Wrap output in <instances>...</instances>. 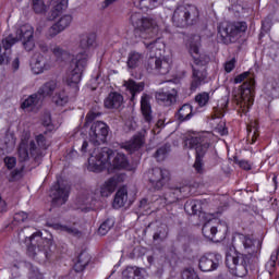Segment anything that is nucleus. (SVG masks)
Instances as JSON below:
<instances>
[{
    "label": "nucleus",
    "mask_w": 279,
    "mask_h": 279,
    "mask_svg": "<svg viewBox=\"0 0 279 279\" xmlns=\"http://www.w3.org/2000/svg\"><path fill=\"white\" fill-rule=\"evenodd\" d=\"M52 53H53V56H56V58L59 62H64V61L69 60V58L71 56L66 52V50H63L62 48H60V46H56L52 49Z\"/></svg>",
    "instance_id": "obj_41"
},
{
    "label": "nucleus",
    "mask_w": 279,
    "mask_h": 279,
    "mask_svg": "<svg viewBox=\"0 0 279 279\" xmlns=\"http://www.w3.org/2000/svg\"><path fill=\"white\" fill-rule=\"evenodd\" d=\"M57 86L56 81H49L39 88L37 95H40L41 99H45V97H51Z\"/></svg>",
    "instance_id": "obj_33"
},
{
    "label": "nucleus",
    "mask_w": 279,
    "mask_h": 279,
    "mask_svg": "<svg viewBox=\"0 0 279 279\" xmlns=\"http://www.w3.org/2000/svg\"><path fill=\"white\" fill-rule=\"evenodd\" d=\"M122 86H124L125 90L130 93L131 101H134L136 99V95H140V93H143L145 90L144 82H136L132 78L123 81Z\"/></svg>",
    "instance_id": "obj_22"
},
{
    "label": "nucleus",
    "mask_w": 279,
    "mask_h": 279,
    "mask_svg": "<svg viewBox=\"0 0 279 279\" xmlns=\"http://www.w3.org/2000/svg\"><path fill=\"white\" fill-rule=\"evenodd\" d=\"M238 241L242 243L245 253L227 254L226 265L235 276L243 278L258 263L260 242L241 233L238 234Z\"/></svg>",
    "instance_id": "obj_1"
},
{
    "label": "nucleus",
    "mask_w": 279,
    "mask_h": 279,
    "mask_svg": "<svg viewBox=\"0 0 279 279\" xmlns=\"http://www.w3.org/2000/svg\"><path fill=\"white\" fill-rule=\"evenodd\" d=\"M184 147L189 149H195V162L194 169L197 173L204 172V156L208 154L210 143L208 138L202 136L201 134L187 135L184 140Z\"/></svg>",
    "instance_id": "obj_9"
},
{
    "label": "nucleus",
    "mask_w": 279,
    "mask_h": 279,
    "mask_svg": "<svg viewBox=\"0 0 279 279\" xmlns=\"http://www.w3.org/2000/svg\"><path fill=\"white\" fill-rule=\"evenodd\" d=\"M189 195H191V186L189 185L173 189V199H170V202H178V199L189 197Z\"/></svg>",
    "instance_id": "obj_38"
},
{
    "label": "nucleus",
    "mask_w": 279,
    "mask_h": 279,
    "mask_svg": "<svg viewBox=\"0 0 279 279\" xmlns=\"http://www.w3.org/2000/svg\"><path fill=\"white\" fill-rule=\"evenodd\" d=\"M16 43L21 40L23 49L25 51H34L36 47V40H34V27L29 24L20 26L16 31Z\"/></svg>",
    "instance_id": "obj_14"
},
{
    "label": "nucleus",
    "mask_w": 279,
    "mask_h": 279,
    "mask_svg": "<svg viewBox=\"0 0 279 279\" xmlns=\"http://www.w3.org/2000/svg\"><path fill=\"white\" fill-rule=\"evenodd\" d=\"M113 227H114V220L107 219L98 228V234H100V236H106L107 232H110V229H112Z\"/></svg>",
    "instance_id": "obj_42"
},
{
    "label": "nucleus",
    "mask_w": 279,
    "mask_h": 279,
    "mask_svg": "<svg viewBox=\"0 0 279 279\" xmlns=\"http://www.w3.org/2000/svg\"><path fill=\"white\" fill-rule=\"evenodd\" d=\"M52 100L56 106H65V104H69V96H66L64 92H61L59 94H56Z\"/></svg>",
    "instance_id": "obj_43"
},
{
    "label": "nucleus",
    "mask_w": 279,
    "mask_h": 279,
    "mask_svg": "<svg viewBox=\"0 0 279 279\" xmlns=\"http://www.w3.org/2000/svg\"><path fill=\"white\" fill-rule=\"evenodd\" d=\"M16 45V39L9 35L7 38L2 39L0 46V65L10 63V56H12V46Z\"/></svg>",
    "instance_id": "obj_18"
},
{
    "label": "nucleus",
    "mask_w": 279,
    "mask_h": 279,
    "mask_svg": "<svg viewBox=\"0 0 279 279\" xmlns=\"http://www.w3.org/2000/svg\"><path fill=\"white\" fill-rule=\"evenodd\" d=\"M155 99L160 106L171 108L178 101V90L171 89L170 92H157Z\"/></svg>",
    "instance_id": "obj_20"
},
{
    "label": "nucleus",
    "mask_w": 279,
    "mask_h": 279,
    "mask_svg": "<svg viewBox=\"0 0 279 279\" xmlns=\"http://www.w3.org/2000/svg\"><path fill=\"white\" fill-rule=\"evenodd\" d=\"M141 108L146 123H151V121H154V117L151 116V106L149 105V98L146 94L142 96Z\"/></svg>",
    "instance_id": "obj_27"
},
{
    "label": "nucleus",
    "mask_w": 279,
    "mask_h": 279,
    "mask_svg": "<svg viewBox=\"0 0 279 279\" xmlns=\"http://www.w3.org/2000/svg\"><path fill=\"white\" fill-rule=\"evenodd\" d=\"M69 0H51L52 10L50 11L49 21H54L62 14L63 10H66Z\"/></svg>",
    "instance_id": "obj_25"
},
{
    "label": "nucleus",
    "mask_w": 279,
    "mask_h": 279,
    "mask_svg": "<svg viewBox=\"0 0 279 279\" xmlns=\"http://www.w3.org/2000/svg\"><path fill=\"white\" fill-rule=\"evenodd\" d=\"M31 69L35 75H40V73H45V71H49V69H51V63L48 58L39 53L33 57L31 61Z\"/></svg>",
    "instance_id": "obj_19"
},
{
    "label": "nucleus",
    "mask_w": 279,
    "mask_h": 279,
    "mask_svg": "<svg viewBox=\"0 0 279 279\" xmlns=\"http://www.w3.org/2000/svg\"><path fill=\"white\" fill-rule=\"evenodd\" d=\"M234 162L235 165H239L241 169H244V171H250V169H252V165L245 159H239L235 157Z\"/></svg>",
    "instance_id": "obj_54"
},
{
    "label": "nucleus",
    "mask_w": 279,
    "mask_h": 279,
    "mask_svg": "<svg viewBox=\"0 0 279 279\" xmlns=\"http://www.w3.org/2000/svg\"><path fill=\"white\" fill-rule=\"evenodd\" d=\"M279 265V251L272 252L270 259L266 263V271L269 276H274V271H276V267Z\"/></svg>",
    "instance_id": "obj_36"
},
{
    "label": "nucleus",
    "mask_w": 279,
    "mask_h": 279,
    "mask_svg": "<svg viewBox=\"0 0 279 279\" xmlns=\"http://www.w3.org/2000/svg\"><path fill=\"white\" fill-rule=\"evenodd\" d=\"M33 10L36 14H43L47 10V5L43 0H33Z\"/></svg>",
    "instance_id": "obj_48"
},
{
    "label": "nucleus",
    "mask_w": 279,
    "mask_h": 279,
    "mask_svg": "<svg viewBox=\"0 0 279 279\" xmlns=\"http://www.w3.org/2000/svg\"><path fill=\"white\" fill-rule=\"evenodd\" d=\"M92 202L93 199H90V196L82 194L76 198V209L81 210L82 213H88Z\"/></svg>",
    "instance_id": "obj_31"
},
{
    "label": "nucleus",
    "mask_w": 279,
    "mask_h": 279,
    "mask_svg": "<svg viewBox=\"0 0 279 279\" xmlns=\"http://www.w3.org/2000/svg\"><path fill=\"white\" fill-rule=\"evenodd\" d=\"M197 21H199V10L192 4H180L172 14V24L181 29L195 25Z\"/></svg>",
    "instance_id": "obj_10"
},
{
    "label": "nucleus",
    "mask_w": 279,
    "mask_h": 279,
    "mask_svg": "<svg viewBox=\"0 0 279 279\" xmlns=\"http://www.w3.org/2000/svg\"><path fill=\"white\" fill-rule=\"evenodd\" d=\"M117 184L119 182L116 178H110L107 180L101 186H100V195L101 197H110L111 193H114L117 191Z\"/></svg>",
    "instance_id": "obj_28"
},
{
    "label": "nucleus",
    "mask_w": 279,
    "mask_h": 279,
    "mask_svg": "<svg viewBox=\"0 0 279 279\" xmlns=\"http://www.w3.org/2000/svg\"><path fill=\"white\" fill-rule=\"evenodd\" d=\"M88 162L90 171H101L106 165H112L114 169H128L130 159L123 153H114V150L104 147L95 148L90 153Z\"/></svg>",
    "instance_id": "obj_5"
},
{
    "label": "nucleus",
    "mask_w": 279,
    "mask_h": 279,
    "mask_svg": "<svg viewBox=\"0 0 279 279\" xmlns=\"http://www.w3.org/2000/svg\"><path fill=\"white\" fill-rule=\"evenodd\" d=\"M60 32H64V29L60 27L58 23H56L48 29V36L50 38H56V36L60 34Z\"/></svg>",
    "instance_id": "obj_51"
},
{
    "label": "nucleus",
    "mask_w": 279,
    "mask_h": 279,
    "mask_svg": "<svg viewBox=\"0 0 279 279\" xmlns=\"http://www.w3.org/2000/svg\"><path fill=\"white\" fill-rule=\"evenodd\" d=\"M97 35L95 33H84L80 36L78 47L82 52H78L70 62L66 71V85L73 89V93L80 90V82H82V74L88 64V51L95 47Z\"/></svg>",
    "instance_id": "obj_2"
},
{
    "label": "nucleus",
    "mask_w": 279,
    "mask_h": 279,
    "mask_svg": "<svg viewBox=\"0 0 279 279\" xmlns=\"http://www.w3.org/2000/svg\"><path fill=\"white\" fill-rule=\"evenodd\" d=\"M143 60V54L138 52H131L128 58V66L129 69H136L141 64Z\"/></svg>",
    "instance_id": "obj_40"
},
{
    "label": "nucleus",
    "mask_w": 279,
    "mask_h": 279,
    "mask_svg": "<svg viewBox=\"0 0 279 279\" xmlns=\"http://www.w3.org/2000/svg\"><path fill=\"white\" fill-rule=\"evenodd\" d=\"M88 263H90V257L88 256V253L81 252V254L77 256L76 263L74 264V270L76 272L84 271Z\"/></svg>",
    "instance_id": "obj_34"
},
{
    "label": "nucleus",
    "mask_w": 279,
    "mask_h": 279,
    "mask_svg": "<svg viewBox=\"0 0 279 279\" xmlns=\"http://www.w3.org/2000/svg\"><path fill=\"white\" fill-rule=\"evenodd\" d=\"M104 104L105 108H108L109 110H119V108L123 106V95L117 92L110 93Z\"/></svg>",
    "instance_id": "obj_23"
},
{
    "label": "nucleus",
    "mask_w": 279,
    "mask_h": 279,
    "mask_svg": "<svg viewBox=\"0 0 279 279\" xmlns=\"http://www.w3.org/2000/svg\"><path fill=\"white\" fill-rule=\"evenodd\" d=\"M60 32H64V29L60 27L58 23H56L48 29V36L50 38H56V36L60 34Z\"/></svg>",
    "instance_id": "obj_52"
},
{
    "label": "nucleus",
    "mask_w": 279,
    "mask_h": 279,
    "mask_svg": "<svg viewBox=\"0 0 279 279\" xmlns=\"http://www.w3.org/2000/svg\"><path fill=\"white\" fill-rule=\"evenodd\" d=\"M146 49L150 51L151 56L146 62V70L148 73H156L158 75H167L171 70L169 60L161 59L156 56V51H162L165 44L160 39H155L150 43H144Z\"/></svg>",
    "instance_id": "obj_7"
},
{
    "label": "nucleus",
    "mask_w": 279,
    "mask_h": 279,
    "mask_svg": "<svg viewBox=\"0 0 279 279\" xmlns=\"http://www.w3.org/2000/svg\"><path fill=\"white\" fill-rule=\"evenodd\" d=\"M19 241H24L27 247V255L38 263H47L51 258V246L49 240L43 238L40 231L34 227H25L19 232Z\"/></svg>",
    "instance_id": "obj_3"
},
{
    "label": "nucleus",
    "mask_w": 279,
    "mask_h": 279,
    "mask_svg": "<svg viewBox=\"0 0 279 279\" xmlns=\"http://www.w3.org/2000/svg\"><path fill=\"white\" fill-rule=\"evenodd\" d=\"M271 29V21L270 20H264L262 22V32L260 36H265V34H268V32Z\"/></svg>",
    "instance_id": "obj_57"
},
{
    "label": "nucleus",
    "mask_w": 279,
    "mask_h": 279,
    "mask_svg": "<svg viewBox=\"0 0 279 279\" xmlns=\"http://www.w3.org/2000/svg\"><path fill=\"white\" fill-rule=\"evenodd\" d=\"M122 279H145L143 276V269L136 266H128L122 271Z\"/></svg>",
    "instance_id": "obj_29"
},
{
    "label": "nucleus",
    "mask_w": 279,
    "mask_h": 279,
    "mask_svg": "<svg viewBox=\"0 0 279 279\" xmlns=\"http://www.w3.org/2000/svg\"><path fill=\"white\" fill-rule=\"evenodd\" d=\"M130 23L137 32H141V38H154L158 34V23L151 17H145L141 12H132Z\"/></svg>",
    "instance_id": "obj_11"
},
{
    "label": "nucleus",
    "mask_w": 279,
    "mask_h": 279,
    "mask_svg": "<svg viewBox=\"0 0 279 279\" xmlns=\"http://www.w3.org/2000/svg\"><path fill=\"white\" fill-rule=\"evenodd\" d=\"M73 22V16L71 14H65L60 17L57 24L61 27V29H65Z\"/></svg>",
    "instance_id": "obj_46"
},
{
    "label": "nucleus",
    "mask_w": 279,
    "mask_h": 279,
    "mask_svg": "<svg viewBox=\"0 0 279 279\" xmlns=\"http://www.w3.org/2000/svg\"><path fill=\"white\" fill-rule=\"evenodd\" d=\"M248 132V142L251 145H254L256 143V138H258V133H256V130H254L252 126H247Z\"/></svg>",
    "instance_id": "obj_56"
},
{
    "label": "nucleus",
    "mask_w": 279,
    "mask_h": 279,
    "mask_svg": "<svg viewBox=\"0 0 279 279\" xmlns=\"http://www.w3.org/2000/svg\"><path fill=\"white\" fill-rule=\"evenodd\" d=\"M182 279H199V277L197 276V272L193 270V268H186L182 272Z\"/></svg>",
    "instance_id": "obj_50"
},
{
    "label": "nucleus",
    "mask_w": 279,
    "mask_h": 279,
    "mask_svg": "<svg viewBox=\"0 0 279 279\" xmlns=\"http://www.w3.org/2000/svg\"><path fill=\"white\" fill-rule=\"evenodd\" d=\"M242 82L239 106L242 111L250 112V108L254 105V86H256V82L254 81V75L250 72H243L235 76L234 84H241Z\"/></svg>",
    "instance_id": "obj_8"
},
{
    "label": "nucleus",
    "mask_w": 279,
    "mask_h": 279,
    "mask_svg": "<svg viewBox=\"0 0 279 279\" xmlns=\"http://www.w3.org/2000/svg\"><path fill=\"white\" fill-rule=\"evenodd\" d=\"M69 193H71V185L57 181V183L50 189V197L54 206H62L66 204L69 199Z\"/></svg>",
    "instance_id": "obj_15"
},
{
    "label": "nucleus",
    "mask_w": 279,
    "mask_h": 279,
    "mask_svg": "<svg viewBox=\"0 0 279 279\" xmlns=\"http://www.w3.org/2000/svg\"><path fill=\"white\" fill-rule=\"evenodd\" d=\"M26 219H27V213L25 211L16 213L13 217V221L10 228H14V226H16L17 223H23V221H25Z\"/></svg>",
    "instance_id": "obj_47"
},
{
    "label": "nucleus",
    "mask_w": 279,
    "mask_h": 279,
    "mask_svg": "<svg viewBox=\"0 0 279 279\" xmlns=\"http://www.w3.org/2000/svg\"><path fill=\"white\" fill-rule=\"evenodd\" d=\"M235 64H236V59H231L230 61L225 63V71L227 73H232V71H234Z\"/></svg>",
    "instance_id": "obj_60"
},
{
    "label": "nucleus",
    "mask_w": 279,
    "mask_h": 279,
    "mask_svg": "<svg viewBox=\"0 0 279 279\" xmlns=\"http://www.w3.org/2000/svg\"><path fill=\"white\" fill-rule=\"evenodd\" d=\"M210 100V94L204 92L202 94L196 95L195 101L198 104L201 108H204L206 104Z\"/></svg>",
    "instance_id": "obj_44"
},
{
    "label": "nucleus",
    "mask_w": 279,
    "mask_h": 279,
    "mask_svg": "<svg viewBox=\"0 0 279 279\" xmlns=\"http://www.w3.org/2000/svg\"><path fill=\"white\" fill-rule=\"evenodd\" d=\"M202 232L206 239H210L213 241V239H215L217 235V232H219V229L213 226V223L206 222L203 226Z\"/></svg>",
    "instance_id": "obj_39"
},
{
    "label": "nucleus",
    "mask_w": 279,
    "mask_h": 279,
    "mask_svg": "<svg viewBox=\"0 0 279 279\" xmlns=\"http://www.w3.org/2000/svg\"><path fill=\"white\" fill-rule=\"evenodd\" d=\"M169 154H171V144H163L162 146L157 148L154 157L156 158L157 162H162L167 160Z\"/></svg>",
    "instance_id": "obj_35"
},
{
    "label": "nucleus",
    "mask_w": 279,
    "mask_h": 279,
    "mask_svg": "<svg viewBox=\"0 0 279 279\" xmlns=\"http://www.w3.org/2000/svg\"><path fill=\"white\" fill-rule=\"evenodd\" d=\"M184 210L187 215H197L202 213V203L199 201H187Z\"/></svg>",
    "instance_id": "obj_37"
},
{
    "label": "nucleus",
    "mask_w": 279,
    "mask_h": 279,
    "mask_svg": "<svg viewBox=\"0 0 279 279\" xmlns=\"http://www.w3.org/2000/svg\"><path fill=\"white\" fill-rule=\"evenodd\" d=\"M61 232H66V234H71V236H82V231L77 228L69 227V226H59Z\"/></svg>",
    "instance_id": "obj_45"
},
{
    "label": "nucleus",
    "mask_w": 279,
    "mask_h": 279,
    "mask_svg": "<svg viewBox=\"0 0 279 279\" xmlns=\"http://www.w3.org/2000/svg\"><path fill=\"white\" fill-rule=\"evenodd\" d=\"M41 123L45 128L53 130V125L51 124V113L45 112L41 119Z\"/></svg>",
    "instance_id": "obj_55"
},
{
    "label": "nucleus",
    "mask_w": 279,
    "mask_h": 279,
    "mask_svg": "<svg viewBox=\"0 0 279 279\" xmlns=\"http://www.w3.org/2000/svg\"><path fill=\"white\" fill-rule=\"evenodd\" d=\"M110 126L102 121L94 122L88 131V141L92 145H104L108 141Z\"/></svg>",
    "instance_id": "obj_13"
},
{
    "label": "nucleus",
    "mask_w": 279,
    "mask_h": 279,
    "mask_svg": "<svg viewBox=\"0 0 279 279\" xmlns=\"http://www.w3.org/2000/svg\"><path fill=\"white\" fill-rule=\"evenodd\" d=\"M170 180L169 170L154 168L149 174L148 182L154 191H160Z\"/></svg>",
    "instance_id": "obj_16"
},
{
    "label": "nucleus",
    "mask_w": 279,
    "mask_h": 279,
    "mask_svg": "<svg viewBox=\"0 0 279 279\" xmlns=\"http://www.w3.org/2000/svg\"><path fill=\"white\" fill-rule=\"evenodd\" d=\"M12 70L13 71H19V68L21 66V59H19V57H16L13 61H12Z\"/></svg>",
    "instance_id": "obj_63"
},
{
    "label": "nucleus",
    "mask_w": 279,
    "mask_h": 279,
    "mask_svg": "<svg viewBox=\"0 0 279 279\" xmlns=\"http://www.w3.org/2000/svg\"><path fill=\"white\" fill-rule=\"evenodd\" d=\"M47 138H45V135L43 134L37 135L36 142L31 141L29 144L22 141L17 151L19 161L27 162L33 160V162L40 165V160H43V150L47 149Z\"/></svg>",
    "instance_id": "obj_6"
},
{
    "label": "nucleus",
    "mask_w": 279,
    "mask_h": 279,
    "mask_svg": "<svg viewBox=\"0 0 279 279\" xmlns=\"http://www.w3.org/2000/svg\"><path fill=\"white\" fill-rule=\"evenodd\" d=\"M24 168H25V166H22L21 170H13L10 174L9 182H16V180H21V173Z\"/></svg>",
    "instance_id": "obj_58"
},
{
    "label": "nucleus",
    "mask_w": 279,
    "mask_h": 279,
    "mask_svg": "<svg viewBox=\"0 0 279 279\" xmlns=\"http://www.w3.org/2000/svg\"><path fill=\"white\" fill-rule=\"evenodd\" d=\"M41 104L43 97L39 94H33L23 101L22 108L31 112L32 110H36Z\"/></svg>",
    "instance_id": "obj_26"
},
{
    "label": "nucleus",
    "mask_w": 279,
    "mask_h": 279,
    "mask_svg": "<svg viewBox=\"0 0 279 279\" xmlns=\"http://www.w3.org/2000/svg\"><path fill=\"white\" fill-rule=\"evenodd\" d=\"M171 199H173V190H169L165 194V202H166V204H174L175 203V202H171Z\"/></svg>",
    "instance_id": "obj_61"
},
{
    "label": "nucleus",
    "mask_w": 279,
    "mask_h": 279,
    "mask_svg": "<svg viewBox=\"0 0 279 279\" xmlns=\"http://www.w3.org/2000/svg\"><path fill=\"white\" fill-rule=\"evenodd\" d=\"M174 119H177L179 123L191 121V119H193V106H191V104L182 105L174 113Z\"/></svg>",
    "instance_id": "obj_24"
},
{
    "label": "nucleus",
    "mask_w": 279,
    "mask_h": 279,
    "mask_svg": "<svg viewBox=\"0 0 279 279\" xmlns=\"http://www.w3.org/2000/svg\"><path fill=\"white\" fill-rule=\"evenodd\" d=\"M97 117H101V112L99 111H95L94 109H92L87 116H86V119H85V125L89 124V123H93V121H95V119H97Z\"/></svg>",
    "instance_id": "obj_53"
},
{
    "label": "nucleus",
    "mask_w": 279,
    "mask_h": 279,
    "mask_svg": "<svg viewBox=\"0 0 279 279\" xmlns=\"http://www.w3.org/2000/svg\"><path fill=\"white\" fill-rule=\"evenodd\" d=\"M4 165L8 169H14L16 167V158L14 157H5Z\"/></svg>",
    "instance_id": "obj_59"
},
{
    "label": "nucleus",
    "mask_w": 279,
    "mask_h": 279,
    "mask_svg": "<svg viewBox=\"0 0 279 279\" xmlns=\"http://www.w3.org/2000/svg\"><path fill=\"white\" fill-rule=\"evenodd\" d=\"M221 263V254L207 253L199 258L198 267L201 271H215Z\"/></svg>",
    "instance_id": "obj_17"
},
{
    "label": "nucleus",
    "mask_w": 279,
    "mask_h": 279,
    "mask_svg": "<svg viewBox=\"0 0 279 279\" xmlns=\"http://www.w3.org/2000/svg\"><path fill=\"white\" fill-rule=\"evenodd\" d=\"M135 5L141 10H156V8L162 5V0H135Z\"/></svg>",
    "instance_id": "obj_32"
},
{
    "label": "nucleus",
    "mask_w": 279,
    "mask_h": 279,
    "mask_svg": "<svg viewBox=\"0 0 279 279\" xmlns=\"http://www.w3.org/2000/svg\"><path fill=\"white\" fill-rule=\"evenodd\" d=\"M126 202H128V189L120 187L117 191L114 199H113V208H123V206H125Z\"/></svg>",
    "instance_id": "obj_30"
},
{
    "label": "nucleus",
    "mask_w": 279,
    "mask_h": 279,
    "mask_svg": "<svg viewBox=\"0 0 279 279\" xmlns=\"http://www.w3.org/2000/svg\"><path fill=\"white\" fill-rule=\"evenodd\" d=\"M169 236V231L167 228L161 227L153 236L154 241H165Z\"/></svg>",
    "instance_id": "obj_49"
},
{
    "label": "nucleus",
    "mask_w": 279,
    "mask_h": 279,
    "mask_svg": "<svg viewBox=\"0 0 279 279\" xmlns=\"http://www.w3.org/2000/svg\"><path fill=\"white\" fill-rule=\"evenodd\" d=\"M246 29L247 24L245 22L227 23L219 25L218 34L225 45H230L236 43L239 36Z\"/></svg>",
    "instance_id": "obj_12"
},
{
    "label": "nucleus",
    "mask_w": 279,
    "mask_h": 279,
    "mask_svg": "<svg viewBox=\"0 0 279 279\" xmlns=\"http://www.w3.org/2000/svg\"><path fill=\"white\" fill-rule=\"evenodd\" d=\"M218 132L221 134V136H226L228 134V128H226V123L222 122L218 125Z\"/></svg>",
    "instance_id": "obj_62"
},
{
    "label": "nucleus",
    "mask_w": 279,
    "mask_h": 279,
    "mask_svg": "<svg viewBox=\"0 0 279 279\" xmlns=\"http://www.w3.org/2000/svg\"><path fill=\"white\" fill-rule=\"evenodd\" d=\"M143 145H145V133H137L130 141L123 143L121 147L130 154H134V151H138Z\"/></svg>",
    "instance_id": "obj_21"
},
{
    "label": "nucleus",
    "mask_w": 279,
    "mask_h": 279,
    "mask_svg": "<svg viewBox=\"0 0 279 279\" xmlns=\"http://www.w3.org/2000/svg\"><path fill=\"white\" fill-rule=\"evenodd\" d=\"M38 47L43 53H47L49 51V46L45 41H40Z\"/></svg>",
    "instance_id": "obj_64"
},
{
    "label": "nucleus",
    "mask_w": 279,
    "mask_h": 279,
    "mask_svg": "<svg viewBox=\"0 0 279 279\" xmlns=\"http://www.w3.org/2000/svg\"><path fill=\"white\" fill-rule=\"evenodd\" d=\"M199 37H194L187 44L190 56L193 58L194 64L192 65V83L191 90H197L199 86L208 82V72L206 71V64L210 62L208 54L199 53Z\"/></svg>",
    "instance_id": "obj_4"
}]
</instances>
